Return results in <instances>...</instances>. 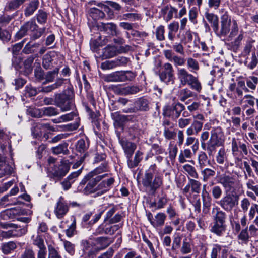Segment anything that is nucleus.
<instances>
[{"label": "nucleus", "instance_id": "nucleus-1", "mask_svg": "<svg viewBox=\"0 0 258 258\" xmlns=\"http://www.w3.org/2000/svg\"><path fill=\"white\" fill-rule=\"evenodd\" d=\"M220 28H218V31L215 32L220 37H225L229 33V39H232L237 35L239 32V27L237 21L235 20H232L231 17L229 15L228 12L224 9L220 11Z\"/></svg>", "mask_w": 258, "mask_h": 258}, {"label": "nucleus", "instance_id": "nucleus-2", "mask_svg": "<svg viewBox=\"0 0 258 258\" xmlns=\"http://www.w3.org/2000/svg\"><path fill=\"white\" fill-rule=\"evenodd\" d=\"M46 28H39L34 19L25 22L15 34L16 39H20L30 33L31 39L35 40L40 38L45 31Z\"/></svg>", "mask_w": 258, "mask_h": 258}, {"label": "nucleus", "instance_id": "nucleus-3", "mask_svg": "<svg viewBox=\"0 0 258 258\" xmlns=\"http://www.w3.org/2000/svg\"><path fill=\"white\" fill-rule=\"evenodd\" d=\"M156 165H151L148 170L146 171L142 179L143 186L153 192H154L163 184L162 176L159 173L156 174Z\"/></svg>", "mask_w": 258, "mask_h": 258}, {"label": "nucleus", "instance_id": "nucleus-4", "mask_svg": "<svg viewBox=\"0 0 258 258\" xmlns=\"http://www.w3.org/2000/svg\"><path fill=\"white\" fill-rule=\"evenodd\" d=\"M225 141V136L223 129L220 126L212 127L209 140L207 142V151L209 156L213 155L217 147L223 146Z\"/></svg>", "mask_w": 258, "mask_h": 258}, {"label": "nucleus", "instance_id": "nucleus-5", "mask_svg": "<svg viewBox=\"0 0 258 258\" xmlns=\"http://www.w3.org/2000/svg\"><path fill=\"white\" fill-rule=\"evenodd\" d=\"M177 77L180 87L188 85L191 89L198 92L201 91L202 86L198 78L190 73L185 68H178Z\"/></svg>", "mask_w": 258, "mask_h": 258}, {"label": "nucleus", "instance_id": "nucleus-6", "mask_svg": "<svg viewBox=\"0 0 258 258\" xmlns=\"http://www.w3.org/2000/svg\"><path fill=\"white\" fill-rule=\"evenodd\" d=\"M74 94L73 90L67 88L61 93L55 95L56 105L63 112L69 111L74 107Z\"/></svg>", "mask_w": 258, "mask_h": 258}, {"label": "nucleus", "instance_id": "nucleus-7", "mask_svg": "<svg viewBox=\"0 0 258 258\" xmlns=\"http://www.w3.org/2000/svg\"><path fill=\"white\" fill-rule=\"evenodd\" d=\"M159 76L161 81L165 84H174L175 77L172 65L169 62L165 63L161 68Z\"/></svg>", "mask_w": 258, "mask_h": 258}, {"label": "nucleus", "instance_id": "nucleus-8", "mask_svg": "<svg viewBox=\"0 0 258 258\" xmlns=\"http://www.w3.org/2000/svg\"><path fill=\"white\" fill-rule=\"evenodd\" d=\"M185 109V106L180 102H177L172 105H166L163 108V115L176 120L179 117L181 113Z\"/></svg>", "mask_w": 258, "mask_h": 258}, {"label": "nucleus", "instance_id": "nucleus-9", "mask_svg": "<svg viewBox=\"0 0 258 258\" xmlns=\"http://www.w3.org/2000/svg\"><path fill=\"white\" fill-rule=\"evenodd\" d=\"M149 103V101L147 99L141 97L133 102V106L123 108L122 112L126 113H132L138 111H147L150 109Z\"/></svg>", "mask_w": 258, "mask_h": 258}, {"label": "nucleus", "instance_id": "nucleus-10", "mask_svg": "<svg viewBox=\"0 0 258 258\" xmlns=\"http://www.w3.org/2000/svg\"><path fill=\"white\" fill-rule=\"evenodd\" d=\"M238 196L233 194H227L219 202L218 204L226 211L230 212L238 204Z\"/></svg>", "mask_w": 258, "mask_h": 258}, {"label": "nucleus", "instance_id": "nucleus-11", "mask_svg": "<svg viewBox=\"0 0 258 258\" xmlns=\"http://www.w3.org/2000/svg\"><path fill=\"white\" fill-rule=\"evenodd\" d=\"M63 56L60 53L55 51H50L45 54L42 59V66L45 69H51L53 64H56L58 60H61Z\"/></svg>", "mask_w": 258, "mask_h": 258}, {"label": "nucleus", "instance_id": "nucleus-12", "mask_svg": "<svg viewBox=\"0 0 258 258\" xmlns=\"http://www.w3.org/2000/svg\"><path fill=\"white\" fill-rule=\"evenodd\" d=\"M99 176H102L101 180H103L98 185V189L101 190V192H98L97 195H100L109 191L115 182L114 177L110 174L105 173Z\"/></svg>", "mask_w": 258, "mask_h": 258}, {"label": "nucleus", "instance_id": "nucleus-13", "mask_svg": "<svg viewBox=\"0 0 258 258\" xmlns=\"http://www.w3.org/2000/svg\"><path fill=\"white\" fill-rule=\"evenodd\" d=\"M118 138L119 143L123 150L126 158L132 157L137 148L136 144L119 136H118Z\"/></svg>", "mask_w": 258, "mask_h": 258}, {"label": "nucleus", "instance_id": "nucleus-14", "mask_svg": "<svg viewBox=\"0 0 258 258\" xmlns=\"http://www.w3.org/2000/svg\"><path fill=\"white\" fill-rule=\"evenodd\" d=\"M227 95L230 98L238 101L239 104L243 103V91L239 88H237L235 83L229 84Z\"/></svg>", "mask_w": 258, "mask_h": 258}, {"label": "nucleus", "instance_id": "nucleus-15", "mask_svg": "<svg viewBox=\"0 0 258 258\" xmlns=\"http://www.w3.org/2000/svg\"><path fill=\"white\" fill-rule=\"evenodd\" d=\"M69 169V165L61 162L60 164L55 165L51 172L53 178L60 179L66 175Z\"/></svg>", "mask_w": 258, "mask_h": 258}, {"label": "nucleus", "instance_id": "nucleus-16", "mask_svg": "<svg viewBox=\"0 0 258 258\" xmlns=\"http://www.w3.org/2000/svg\"><path fill=\"white\" fill-rule=\"evenodd\" d=\"M98 30L105 34L112 36H117L119 32L117 30V26L113 23H100L97 24Z\"/></svg>", "mask_w": 258, "mask_h": 258}, {"label": "nucleus", "instance_id": "nucleus-17", "mask_svg": "<svg viewBox=\"0 0 258 258\" xmlns=\"http://www.w3.org/2000/svg\"><path fill=\"white\" fill-rule=\"evenodd\" d=\"M69 206L64 201L63 198L60 197L57 202L54 212L58 218H62L68 212Z\"/></svg>", "mask_w": 258, "mask_h": 258}, {"label": "nucleus", "instance_id": "nucleus-18", "mask_svg": "<svg viewBox=\"0 0 258 258\" xmlns=\"http://www.w3.org/2000/svg\"><path fill=\"white\" fill-rule=\"evenodd\" d=\"M177 12V9L171 5H166L161 8L160 14L166 22H168L172 19L174 15H175Z\"/></svg>", "mask_w": 258, "mask_h": 258}, {"label": "nucleus", "instance_id": "nucleus-19", "mask_svg": "<svg viewBox=\"0 0 258 258\" xmlns=\"http://www.w3.org/2000/svg\"><path fill=\"white\" fill-rule=\"evenodd\" d=\"M102 177V176H96L92 178L83 189L82 192L87 195L94 193L98 189L96 185L101 180Z\"/></svg>", "mask_w": 258, "mask_h": 258}, {"label": "nucleus", "instance_id": "nucleus-20", "mask_svg": "<svg viewBox=\"0 0 258 258\" xmlns=\"http://www.w3.org/2000/svg\"><path fill=\"white\" fill-rule=\"evenodd\" d=\"M98 6L101 8V10L96 8H92L90 10L91 16L94 19L103 18L105 17V14L103 11L109 12L110 11L108 6L99 4Z\"/></svg>", "mask_w": 258, "mask_h": 258}, {"label": "nucleus", "instance_id": "nucleus-21", "mask_svg": "<svg viewBox=\"0 0 258 258\" xmlns=\"http://www.w3.org/2000/svg\"><path fill=\"white\" fill-rule=\"evenodd\" d=\"M13 172L12 164L8 163L5 157L0 156V178L11 175Z\"/></svg>", "mask_w": 258, "mask_h": 258}, {"label": "nucleus", "instance_id": "nucleus-22", "mask_svg": "<svg viewBox=\"0 0 258 258\" xmlns=\"http://www.w3.org/2000/svg\"><path fill=\"white\" fill-rule=\"evenodd\" d=\"M81 173V169H79L78 171L74 172L70 174L67 178L61 183L63 189L64 190H67L70 189L72 184L75 182Z\"/></svg>", "mask_w": 258, "mask_h": 258}, {"label": "nucleus", "instance_id": "nucleus-23", "mask_svg": "<svg viewBox=\"0 0 258 258\" xmlns=\"http://www.w3.org/2000/svg\"><path fill=\"white\" fill-rule=\"evenodd\" d=\"M212 214L214 222L217 223L225 224L226 219V214L225 212L218 207L212 209Z\"/></svg>", "mask_w": 258, "mask_h": 258}, {"label": "nucleus", "instance_id": "nucleus-24", "mask_svg": "<svg viewBox=\"0 0 258 258\" xmlns=\"http://www.w3.org/2000/svg\"><path fill=\"white\" fill-rule=\"evenodd\" d=\"M218 183L221 184L226 189L230 190L234 184V180L233 177L226 175L220 176L218 179Z\"/></svg>", "mask_w": 258, "mask_h": 258}, {"label": "nucleus", "instance_id": "nucleus-25", "mask_svg": "<svg viewBox=\"0 0 258 258\" xmlns=\"http://www.w3.org/2000/svg\"><path fill=\"white\" fill-rule=\"evenodd\" d=\"M140 91L139 88L137 86H127L125 87H120L117 88L116 91L121 95H128L135 94Z\"/></svg>", "mask_w": 258, "mask_h": 258}, {"label": "nucleus", "instance_id": "nucleus-26", "mask_svg": "<svg viewBox=\"0 0 258 258\" xmlns=\"http://www.w3.org/2000/svg\"><path fill=\"white\" fill-rule=\"evenodd\" d=\"M168 40L172 43L175 38V33L179 29V23L178 22L173 21L168 25Z\"/></svg>", "mask_w": 258, "mask_h": 258}, {"label": "nucleus", "instance_id": "nucleus-27", "mask_svg": "<svg viewBox=\"0 0 258 258\" xmlns=\"http://www.w3.org/2000/svg\"><path fill=\"white\" fill-rule=\"evenodd\" d=\"M205 17L207 21L211 24L215 32L218 31L219 19L217 16L213 13L206 12Z\"/></svg>", "mask_w": 258, "mask_h": 258}, {"label": "nucleus", "instance_id": "nucleus-28", "mask_svg": "<svg viewBox=\"0 0 258 258\" xmlns=\"http://www.w3.org/2000/svg\"><path fill=\"white\" fill-rule=\"evenodd\" d=\"M166 215L164 213H158L154 217V220L151 222V225L155 228L162 226L165 223Z\"/></svg>", "mask_w": 258, "mask_h": 258}, {"label": "nucleus", "instance_id": "nucleus-29", "mask_svg": "<svg viewBox=\"0 0 258 258\" xmlns=\"http://www.w3.org/2000/svg\"><path fill=\"white\" fill-rule=\"evenodd\" d=\"M129 116L120 115L118 112L111 113V118L115 126H121L122 124L129 120Z\"/></svg>", "mask_w": 258, "mask_h": 258}, {"label": "nucleus", "instance_id": "nucleus-30", "mask_svg": "<svg viewBox=\"0 0 258 258\" xmlns=\"http://www.w3.org/2000/svg\"><path fill=\"white\" fill-rule=\"evenodd\" d=\"M142 155L143 153L141 152L140 151H137L135 154L134 157H135V161H132V157H131L130 158L127 157V163L128 167L130 168H134L136 167H137L139 163L142 161Z\"/></svg>", "mask_w": 258, "mask_h": 258}, {"label": "nucleus", "instance_id": "nucleus-31", "mask_svg": "<svg viewBox=\"0 0 258 258\" xmlns=\"http://www.w3.org/2000/svg\"><path fill=\"white\" fill-rule=\"evenodd\" d=\"M39 5L38 0H31L24 10V15L26 17L31 16L38 9Z\"/></svg>", "mask_w": 258, "mask_h": 258}, {"label": "nucleus", "instance_id": "nucleus-32", "mask_svg": "<svg viewBox=\"0 0 258 258\" xmlns=\"http://www.w3.org/2000/svg\"><path fill=\"white\" fill-rule=\"evenodd\" d=\"M226 228L225 224L213 222V225L211 227L210 231L218 236H222L225 232Z\"/></svg>", "mask_w": 258, "mask_h": 258}, {"label": "nucleus", "instance_id": "nucleus-33", "mask_svg": "<svg viewBox=\"0 0 258 258\" xmlns=\"http://www.w3.org/2000/svg\"><path fill=\"white\" fill-rule=\"evenodd\" d=\"M103 79L106 82H122L121 71H116L105 75Z\"/></svg>", "mask_w": 258, "mask_h": 258}, {"label": "nucleus", "instance_id": "nucleus-34", "mask_svg": "<svg viewBox=\"0 0 258 258\" xmlns=\"http://www.w3.org/2000/svg\"><path fill=\"white\" fill-rule=\"evenodd\" d=\"M222 249V246L215 244L213 245L211 249V251L210 252V258H227L226 255H224L222 254L221 256H220V253ZM227 250L224 249L222 250V253H226Z\"/></svg>", "mask_w": 258, "mask_h": 258}, {"label": "nucleus", "instance_id": "nucleus-35", "mask_svg": "<svg viewBox=\"0 0 258 258\" xmlns=\"http://www.w3.org/2000/svg\"><path fill=\"white\" fill-rule=\"evenodd\" d=\"M237 35L238 36L233 41L227 44L228 46L231 47V50L234 51H236L240 45L241 41L244 38V32L241 31Z\"/></svg>", "mask_w": 258, "mask_h": 258}, {"label": "nucleus", "instance_id": "nucleus-36", "mask_svg": "<svg viewBox=\"0 0 258 258\" xmlns=\"http://www.w3.org/2000/svg\"><path fill=\"white\" fill-rule=\"evenodd\" d=\"M186 66L189 71L194 74H196L200 70L198 61L192 57H188L186 59Z\"/></svg>", "mask_w": 258, "mask_h": 258}, {"label": "nucleus", "instance_id": "nucleus-37", "mask_svg": "<svg viewBox=\"0 0 258 258\" xmlns=\"http://www.w3.org/2000/svg\"><path fill=\"white\" fill-rule=\"evenodd\" d=\"M239 243L241 244H247L250 238L248 231V227L242 229L237 236Z\"/></svg>", "mask_w": 258, "mask_h": 258}, {"label": "nucleus", "instance_id": "nucleus-38", "mask_svg": "<svg viewBox=\"0 0 258 258\" xmlns=\"http://www.w3.org/2000/svg\"><path fill=\"white\" fill-rule=\"evenodd\" d=\"M68 144L67 143H63L59 144L57 146L52 147L51 150L54 154L58 155L62 154L63 155H66L68 154L69 152V151L68 149Z\"/></svg>", "mask_w": 258, "mask_h": 258}, {"label": "nucleus", "instance_id": "nucleus-39", "mask_svg": "<svg viewBox=\"0 0 258 258\" xmlns=\"http://www.w3.org/2000/svg\"><path fill=\"white\" fill-rule=\"evenodd\" d=\"M198 166L200 169H202L210 163L208 160V156L206 153L203 151H201L198 155Z\"/></svg>", "mask_w": 258, "mask_h": 258}, {"label": "nucleus", "instance_id": "nucleus-40", "mask_svg": "<svg viewBox=\"0 0 258 258\" xmlns=\"http://www.w3.org/2000/svg\"><path fill=\"white\" fill-rule=\"evenodd\" d=\"M14 226H12L11 230L14 237H20L25 234L27 231L25 227H22L14 224Z\"/></svg>", "mask_w": 258, "mask_h": 258}, {"label": "nucleus", "instance_id": "nucleus-41", "mask_svg": "<svg viewBox=\"0 0 258 258\" xmlns=\"http://www.w3.org/2000/svg\"><path fill=\"white\" fill-rule=\"evenodd\" d=\"M177 96L179 100L184 102L186 99L194 96L193 92L188 88H184L178 91Z\"/></svg>", "mask_w": 258, "mask_h": 258}, {"label": "nucleus", "instance_id": "nucleus-42", "mask_svg": "<svg viewBox=\"0 0 258 258\" xmlns=\"http://www.w3.org/2000/svg\"><path fill=\"white\" fill-rule=\"evenodd\" d=\"M244 63L248 69H254L258 63V55L255 52H253L250 58H248Z\"/></svg>", "mask_w": 258, "mask_h": 258}, {"label": "nucleus", "instance_id": "nucleus-43", "mask_svg": "<svg viewBox=\"0 0 258 258\" xmlns=\"http://www.w3.org/2000/svg\"><path fill=\"white\" fill-rule=\"evenodd\" d=\"M2 250L5 254L10 253L17 247V245L14 241L4 243L2 244Z\"/></svg>", "mask_w": 258, "mask_h": 258}, {"label": "nucleus", "instance_id": "nucleus-44", "mask_svg": "<svg viewBox=\"0 0 258 258\" xmlns=\"http://www.w3.org/2000/svg\"><path fill=\"white\" fill-rule=\"evenodd\" d=\"M109 167L107 163L103 162L100 166L96 167L93 171L90 172L92 173V176L95 177L96 176L100 175L99 174L109 171Z\"/></svg>", "mask_w": 258, "mask_h": 258}, {"label": "nucleus", "instance_id": "nucleus-45", "mask_svg": "<svg viewBox=\"0 0 258 258\" xmlns=\"http://www.w3.org/2000/svg\"><path fill=\"white\" fill-rule=\"evenodd\" d=\"M26 0H11L7 3L6 8L9 11L18 9Z\"/></svg>", "mask_w": 258, "mask_h": 258}, {"label": "nucleus", "instance_id": "nucleus-46", "mask_svg": "<svg viewBox=\"0 0 258 258\" xmlns=\"http://www.w3.org/2000/svg\"><path fill=\"white\" fill-rule=\"evenodd\" d=\"M10 195H7L3 197L0 200L1 205H12L17 204H22L17 199L15 198H10Z\"/></svg>", "mask_w": 258, "mask_h": 258}, {"label": "nucleus", "instance_id": "nucleus-47", "mask_svg": "<svg viewBox=\"0 0 258 258\" xmlns=\"http://www.w3.org/2000/svg\"><path fill=\"white\" fill-rule=\"evenodd\" d=\"M39 46L40 44L39 43H31L28 42L23 48V52L25 54L34 53L37 51Z\"/></svg>", "mask_w": 258, "mask_h": 258}, {"label": "nucleus", "instance_id": "nucleus-48", "mask_svg": "<svg viewBox=\"0 0 258 258\" xmlns=\"http://www.w3.org/2000/svg\"><path fill=\"white\" fill-rule=\"evenodd\" d=\"M227 152L224 148H220L216 156V161L219 164H223L227 159Z\"/></svg>", "mask_w": 258, "mask_h": 258}, {"label": "nucleus", "instance_id": "nucleus-49", "mask_svg": "<svg viewBox=\"0 0 258 258\" xmlns=\"http://www.w3.org/2000/svg\"><path fill=\"white\" fill-rule=\"evenodd\" d=\"M116 54L117 50L114 46H108L103 49V56L105 58H111Z\"/></svg>", "mask_w": 258, "mask_h": 258}, {"label": "nucleus", "instance_id": "nucleus-50", "mask_svg": "<svg viewBox=\"0 0 258 258\" xmlns=\"http://www.w3.org/2000/svg\"><path fill=\"white\" fill-rule=\"evenodd\" d=\"M246 84L247 88L251 90L252 92L255 90L256 86L258 84V78L255 76H250L246 79Z\"/></svg>", "mask_w": 258, "mask_h": 258}, {"label": "nucleus", "instance_id": "nucleus-51", "mask_svg": "<svg viewBox=\"0 0 258 258\" xmlns=\"http://www.w3.org/2000/svg\"><path fill=\"white\" fill-rule=\"evenodd\" d=\"M205 191H203L202 196L204 210L209 209L211 205L212 199L210 196L209 193L204 189Z\"/></svg>", "mask_w": 258, "mask_h": 258}, {"label": "nucleus", "instance_id": "nucleus-52", "mask_svg": "<svg viewBox=\"0 0 258 258\" xmlns=\"http://www.w3.org/2000/svg\"><path fill=\"white\" fill-rule=\"evenodd\" d=\"M40 125V122H33L31 125V134L35 138L40 137L42 134V131Z\"/></svg>", "mask_w": 258, "mask_h": 258}, {"label": "nucleus", "instance_id": "nucleus-53", "mask_svg": "<svg viewBox=\"0 0 258 258\" xmlns=\"http://www.w3.org/2000/svg\"><path fill=\"white\" fill-rule=\"evenodd\" d=\"M0 149L5 155L9 154L11 156L12 155V149L10 141L8 139L4 143H0Z\"/></svg>", "mask_w": 258, "mask_h": 258}, {"label": "nucleus", "instance_id": "nucleus-54", "mask_svg": "<svg viewBox=\"0 0 258 258\" xmlns=\"http://www.w3.org/2000/svg\"><path fill=\"white\" fill-rule=\"evenodd\" d=\"M192 156V153L190 149H185L181 151L178 157V160L180 163H183L186 162V158H190Z\"/></svg>", "mask_w": 258, "mask_h": 258}, {"label": "nucleus", "instance_id": "nucleus-55", "mask_svg": "<svg viewBox=\"0 0 258 258\" xmlns=\"http://www.w3.org/2000/svg\"><path fill=\"white\" fill-rule=\"evenodd\" d=\"M166 46L169 48H172L174 50V51L177 53H179L181 55L184 54V47L182 44L181 42L180 43L176 42L172 45H171L170 43L167 42L166 43Z\"/></svg>", "mask_w": 258, "mask_h": 258}, {"label": "nucleus", "instance_id": "nucleus-56", "mask_svg": "<svg viewBox=\"0 0 258 258\" xmlns=\"http://www.w3.org/2000/svg\"><path fill=\"white\" fill-rule=\"evenodd\" d=\"M201 174L203 176V180L204 182H207L215 176V171L210 168H206L202 170Z\"/></svg>", "mask_w": 258, "mask_h": 258}, {"label": "nucleus", "instance_id": "nucleus-57", "mask_svg": "<svg viewBox=\"0 0 258 258\" xmlns=\"http://www.w3.org/2000/svg\"><path fill=\"white\" fill-rule=\"evenodd\" d=\"M31 238L33 244L36 246L39 249L46 247L43 238L40 235L37 234L36 236L33 235Z\"/></svg>", "mask_w": 258, "mask_h": 258}, {"label": "nucleus", "instance_id": "nucleus-58", "mask_svg": "<svg viewBox=\"0 0 258 258\" xmlns=\"http://www.w3.org/2000/svg\"><path fill=\"white\" fill-rule=\"evenodd\" d=\"M21 213V210L14 208L6 210L2 214V215L4 217L7 216L10 219H14L16 218V215L20 214Z\"/></svg>", "mask_w": 258, "mask_h": 258}, {"label": "nucleus", "instance_id": "nucleus-59", "mask_svg": "<svg viewBox=\"0 0 258 258\" xmlns=\"http://www.w3.org/2000/svg\"><path fill=\"white\" fill-rule=\"evenodd\" d=\"M59 68H56L52 71L48 72L45 75V81L43 82V84H45L48 82H52L59 72Z\"/></svg>", "mask_w": 258, "mask_h": 258}, {"label": "nucleus", "instance_id": "nucleus-60", "mask_svg": "<svg viewBox=\"0 0 258 258\" xmlns=\"http://www.w3.org/2000/svg\"><path fill=\"white\" fill-rule=\"evenodd\" d=\"M184 170L191 177L194 178H198L199 175L196 169L189 164H185L183 166Z\"/></svg>", "mask_w": 258, "mask_h": 258}, {"label": "nucleus", "instance_id": "nucleus-61", "mask_svg": "<svg viewBox=\"0 0 258 258\" xmlns=\"http://www.w3.org/2000/svg\"><path fill=\"white\" fill-rule=\"evenodd\" d=\"M141 19V15L136 12L125 13L122 15V19L125 20L135 21L139 20Z\"/></svg>", "mask_w": 258, "mask_h": 258}, {"label": "nucleus", "instance_id": "nucleus-62", "mask_svg": "<svg viewBox=\"0 0 258 258\" xmlns=\"http://www.w3.org/2000/svg\"><path fill=\"white\" fill-rule=\"evenodd\" d=\"M89 147V143L84 139H80L78 141L76 145V149L80 153L85 152Z\"/></svg>", "mask_w": 258, "mask_h": 258}, {"label": "nucleus", "instance_id": "nucleus-63", "mask_svg": "<svg viewBox=\"0 0 258 258\" xmlns=\"http://www.w3.org/2000/svg\"><path fill=\"white\" fill-rule=\"evenodd\" d=\"M192 192L199 194L201 191V183L200 181L189 178Z\"/></svg>", "mask_w": 258, "mask_h": 258}, {"label": "nucleus", "instance_id": "nucleus-64", "mask_svg": "<svg viewBox=\"0 0 258 258\" xmlns=\"http://www.w3.org/2000/svg\"><path fill=\"white\" fill-rule=\"evenodd\" d=\"M44 115L51 116L56 115L59 114L58 110L53 107H44L42 109Z\"/></svg>", "mask_w": 258, "mask_h": 258}]
</instances>
